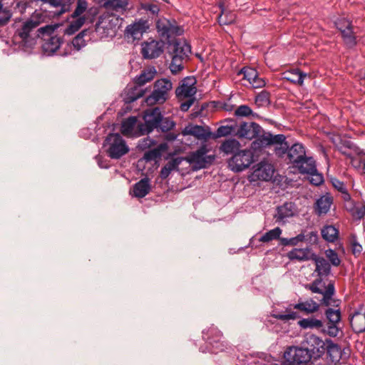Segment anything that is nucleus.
<instances>
[{"instance_id": "obj_48", "label": "nucleus", "mask_w": 365, "mask_h": 365, "mask_svg": "<svg viewBox=\"0 0 365 365\" xmlns=\"http://www.w3.org/2000/svg\"><path fill=\"white\" fill-rule=\"evenodd\" d=\"M172 58L171 63L170 64V69L172 73L176 74L178 72L183 69V60L184 58L178 57L176 56H170Z\"/></svg>"}, {"instance_id": "obj_63", "label": "nucleus", "mask_w": 365, "mask_h": 365, "mask_svg": "<svg viewBox=\"0 0 365 365\" xmlns=\"http://www.w3.org/2000/svg\"><path fill=\"white\" fill-rule=\"evenodd\" d=\"M186 98H187V100L182 103L180 105V110L184 112L187 111L195 101V98L194 96L187 97Z\"/></svg>"}, {"instance_id": "obj_25", "label": "nucleus", "mask_w": 365, "mask_h": 365, "mask_svg": "<svg viewBox=\"0 0 365 365\" xmlns=\"http://www.w3.org/2000/svg\"><path fill=\"white\" fill-rule=\"evenodd\" d=\"M325 307L321 304V299L319 300V303H317L312 299H309L304 302H301L297 304L293 305V308L294 309H297L304 314H311L316 312H317L319 309V307Z\"/></svg>"}, {"instance_id": "obj_12", "label": "nucleus", "mask_w": 365, "mask_h": 365, "mask_svg": "<svg viewBox=\"0 0 365 365\" xmlns=\"http://www.w3.org/2000/svg\"><path fill=\"white\" fill-rule=\"evenodd\" d=\"M41 17V14H34L29 19L24 23L21 28L16 31V34L19 36L24 45L31 46L35 43V38L31 37V33L39 26Z\"/></svg>"}, {"instance_id": "obj_2", "label": "nucleus", "mask_w": 365, "mask_h": 365, "mask_svg": "<svg viewBox=\"0 0 365 365\" xmlns=\"http://www.w3.org/2000/svg\"><path fill=\"white\" fill-rule=\"evenodd\" d=\"M202 338L205 340L206 347L200 349L202 352H210L217 354L227 349V344L223 340L222 332L215 327H211L202 331Z\"/></svg>"}, {"instance_id": "obj_50", "label": "nucleus", "mask_w": 365, "mask_h": 365, "mask_svg": "<svg viewBox=\"0 0 365 365\" xmlns=\"http://www.w3.org/2000/svg\"><path fill=\"white\" fill-rule=\"evenodd\" d=\"M324 254L326 257L328 259V262L330 263V264L334 267H338L340 265L341 259L335 250L328 249L325 250Z\"/></svg>"}, {"instance_id": "obj_22", "label": "nucleus", "mask_w": 365, "mask_h": 365, "mask_svg": "<svg viewBox=\"0 0 365 365\" xmlns=\"http://www.w3.org/2000/svg\"><path fill=\"white\" fill-rule=\"evenodd\" d=\"M148 28V21L141 19L133 24L128 25L125 29V34L128 37L139 40Z\"/></svg>"}, {"instance_id": "obj_6", "label": "nucleus", "mask_w": 365, "mask_h": 365, "mask_svg": "<svg viewBox=\"0 0 365 365\" xmlns=\"http://www.w3.org/2000/svg\"><path fill=\"white\" fill-rule=\"evenodd\" d=\"M209 149L207 145H202L197 150L190 152L185 160L192 165L193 170L207 168L215 160L214 155H207Z\"/></svg>"}, {"instance_id": "obj_26", "label": "nucleus", "mask_w": 365, "mask_h": 365, "mask_svg": "<svg viewBox=\"0 0 365 365\" xmlns=\"http://www.w3.org/2000/svg\"><path fill=\"white\" fill-rule=\"evenodd\" d=\"M306 154L304 146L300 143H294L289 148L287 153V158L290 163L295 165L299 163L302 157Z\"/></svg>"}, {"instance_id": "obj_29", "label": "nucleus", "mask_w": 365, "mask_h": 365, "mask_svg": "<svg viewBox=\"0 0 365 365\" xmlns=\"http://www.w3.org/2000/svg\"><path fill=\"white\" fill-rule=\"evenodd\" d=\"M282 75L283 79L299 86L303 84L304 79L307 76V73L298 68L287 71Z\"/></svg>"}, {"instance_id": "obj_45", "label": "nucleus", "mask_w": 365, "mask_h": 365, "mask_svg": "<svg viewBox=\"0 0 365 365\" xmlns=\"http://www.w3.org/2000/svg\"><path fill=\"white\" fill-rule=\"evenodd\" d=\"M221 14L218 16V22L220 25H230L235 22V16L231 12H225L220 5Z\"/></svg>"}, {"instance_id": "obj_35", "label": "nucleus", "mask_w": 365, "mask_h": 365, "mask_svg": "<svg viewBox=\"0 0 365 365\" xmlns=\"http://www.w3.org/2000/svg\"><path fill=\"white\" fill-rule=\"evenodd\" d=\"M128 2L127 0H106L103 6L110 11H123L127 9Z\"/></svg>"}, {"instance_id": "obj_46", "label": "nucleus", "mask_w": 365, "mask_h": 365, "mask_svg": "<svg viewBox=\"0 0 365 365\" xmlns=\"http://www.w3.org/2000/svg\"><path fill=\"white\" fill-rule=\"evenodd\" d=\"M175 126V123L170 118H165L162 115V120L158 126L157 130L163 133L170 131Z\"/></svg>"}, {"instance_id": "obj_15", "label": "nucleus", "mask_w": 365, "mask_h": 365, "mask_svg": "<svg viewBox=\"0 0 365 365\" xmlns=\"http://www.w3.org/2000/svg\"><path fill=\"white\" fill-rule=\"evenodd\" d=\"M156 29L159 35L168 41L173 36L180 35L182 32L175 20L171 21L165 18H161L157 21Z\"/></svg>"}, {"instance_id": "obj_41", "label": "nucleus", "mask_w": 365, "mask_h": 365, "mask_svg": "<svg viewBox=\"0 0 365 365\" xmlns=\"http://www.w3.org/2000/svg\"><path fill=\"white\" fill-rule=\"evenodd\" d=\"M137 123V118L135 116H130L125 120L121 125V133L125 135H130L132 133L134 127Z\"/></svg>"}, {"instance_id": "obj_20", "label": "nucleus", "mask_w": 365, "mask_h": 365, "mask_svg": "<svg viewBox=\"0 0 365 365\" xmlns=\"http://www.w3.org/2000/svg\"><path fill=\"white\" fill-rule=\"evenodd\" d=\"M168 51L170 56L187 58L191 53L190 46L183 39L168 41Z\"/></svg>"}, {"instance_id": "obj_30", "label": "nucleus", "mask_w": 365, "mask_h": 365, "mask_svg": "<svg viewBox=\"0 0 365 365\" xmlns=\"http://www.w3.org/2000/svg\"><path fill=\"white\" fill-rule=\"evenodd\" d=\"M298 325L304 329H316L320 331L323 333V329H324V324L323 321L314 318L309 317L306 319H302L298 322Z\"/></svg>"}, {"instance_id": "obj_3", "label": "nucleus", "mask_w": 365, "mask_h": 365, "mask_svg": "<svg viewBox=\"0 0 365 365\" xmlns=\"http://www.w3.org/2000/svg\"><path fill=\"white\" fill-rule=\"evenodd\" d=\"M56 25H47L41 27L37 30V37H41L43 39L42 43V50L48 56L54 53L62 43V38L57 36H51L56 29Z\"/></svg>"}, {"instance_id": "obj_32", "label": "nucleus", "mask_w": 365, "mask_h": 365, "mask_svg": "<svg viewBox=\"0 0 365 365\" xmlns=\"http://www.w3.org/2000/svg\"><path fill=\"white\" fill-rule=\"evenodd\" d=\"M350 324L356 333L365 331V314L355 312L350 319Z\"/></svg>"}, {"instance_id": "obj_64", "label": "nucleus", "mask_w": 365, "mask_h": 365, "mask_svg": "<svg viewBox=\"0 0 365 365\" xmlns=\"http://www.w3.org/2000/svg\"><path fill=\"white\" fill-rule=\"evenodd\" d=\"M304 235L299 233L296 237L289 238V246H297L299 243L303 242Z\"/></svg>"}, {"instance_id": "obj_60", "label": "nucleus", "mask_w": 365, "mask_h": 365, "mask_svg": "<svg viewBox=\"0 0 365 365\" xmlns=\"http://www.w3.org/2000/svg\"><path fill=\"white\" fill-rule=\"evenodd\" d=\"M232 131V128L231 126H225L222 125L219 127L217 130V137H222V136H227L228 135H230Z\"/></svg>"}, {"instance_id": "obj_42", "label": "nucleus", "mask_w": 365, "mask_h": 365, "mask_svg": "<svg viewBox=\"0 0 365 365\" xmlns=\"http://www.w3.org/2000/svg\"><path fill=\"white\" fill-rule=\"evenodd\" d=\"M301 234L304 235L303 242L307 243V247H311V246L317 245L319 241V235L317 231H307L304 230L301 232Z\"/></svg>"}, {"instance_id": "obj_59", "label": "nucleus", "mask_w": 365, "mask_h": 365, "mask_svg": "<svg viewBox=\"0 0 365 365\" xmlns=\"http://www.w3.org/2000/svg\"><path fill=\"white\" fill-rule=\"evenodd\" d=\"M338 147H344V149H349L353 150L354 153H358L359 150V148L356 145L348 140H341L340 145Z\"/></svg>"}, {"instance_id": "obj_23", "label": "nucleus", "mask_w": 365, "mask_h": 365, "mask_svg": "<svg viewBox=\"0 0 365 365\" xmlns=\"http://www.w3.org/2000/svg\"><path fill=\"white\" fill-rule=\"evenodd\" d=\"M182 134L184 135H193L199 140H206L211 137L212 133L208 127L205 128L197 125H189L185 128Z\"/></svg>"}, {"instance_id": "obj_5", "label": "nucleus", "mask_w": 365, "mask_h": 365, "mask_svg": "<svg viewBox=\"0 0 365 365\" xmlns=\"http://www.w3.org/2000/svg\"><path fill=\"white\" fill-rule=\"evenodd\" d=\"M173 88V83L168 78H161L154 83L153 92L146 97L145 102L148 106L157 103L163 104L169 98V93Z\"/></svg>"}, {"instance_id": "obj_31", "label": "nucleus", "mask_w": 365, "mask_h": 365, "mask_svg": "<svg viewBox=\"0 0 365 365\" xmlns=\"http://www.w3.org/2000/svg\"><path fill=\"white\" fill-rule=\"evenodd\" d=\"M145 91L136 83L128 85L125 91V101L133 103L144 95Z\"/></svg>"}, {"instance_id": "obj_9", "label": "nucleus", "mask_w": 365, "mask_h": 365, "mask_svg": "<svg viewBox=\"0 0 365 365\" xmlns=\"http://www.w3.org/2000/svg\"><path fill=\"white\" fill-rule=\"evenodd\" d=\"M256 144L263 148L275 145L274 152L278 157L283 158L285 155H287L289 145L283 134L272 135L268 132L266 135L262 136V138L255 143Z\"/></svg>"}, {"instance_id": "obj_13", "label": "nucleus", "mask_w": 365, "mask_h": 365, "mask_svg": "<svg viewBox=\"0 0 365 365\" xmlns=\"http://www.w3.org/2000/svg\"><path fill=\"white\" fill-rule=\"evenodd\" d=\"M285 365H309L312 360L307 352L300 346H292L284 353Z\"/></svg>"}, {"instance_id": "obj_34", "label": "nucleus", "mask_w": 365, "mask_h": 365, "mask_svg": "<svg viewBox=\"0 0 365 365\" xmlns=\"http://www.w3.org/2000/svg\"><path fill=\"white\" fill-rule=\"evenodd\" d=\"M150 190V185L148 178L141 179L133 186V195L136 197L142 198L148 195Z\"/></svg>"}, {"instance_id": "obj_28", "label": "nucleus", "mask_w": 365, "mask_h": 365, "mask_svg": "<svg viewBox=\"0 0 365 365\" xmlns=\"http://www.w3.org/2000/svg\"><path fill=\"white\" fill-rule=\"evenodd\" d=\"M294 204L291 202H286L282 205L279 206L277 209V213L274 218L277 222L284 220L285 218L294 215Z\"/></svg>"}, {"instance_id": "obj_57", "label": "nucleus", "mask_w": 365, "mask_h": 365, "mask_svg": "<svg viewBox=\"0 0 365 365\" xmlns=\"http://www.w3.org/2000/svg\"><path fill=\"white\" fill-rule=\"evenodd\" d=\"M185 160L182 157H178L172 158L165 165L171 169V170H178V167L181 163Z\"/></svg>"}, {"instance_id": "obj_58", "label": "nucleus", "mask_w": 365, "mask_h": 365, "mask_svg": "<svg viewBox=\"0 0 365 365\" xmlns=\"http://www.w3.org/2000/svg\"><path fill=\"white\" fill-rule=\"evenodd\" d=\"M11 17L10 11L6 9H0V25L3 26L8 23Z\"/></svg>"}, {"instance_id": "obj_49", "label": "nucleus", "mask_w": 365, "mask_h": 365, "mask_svg": "<svg viewBox=\"0 0 365 365\" xmlns=\"http://www.w3.org/2000/svg\"><path fill=\"white\" fill-rule=\"evenodd\" d=\"M87 32L88 30L84 29L82 31H81L76 37L73 38L72 41V45L77 51L81 50L83 47H84L86 45V41L84 40L83 37L86 36Z\"/></svg>"}, {"instance_id": "obj_56", "label": "nucleus", "mask_w": 365, "mask_h": 365, "mask_svg": "<svg viewBox=\"0 0 365 365\" xmlns=\"http://www.w3.org/2000/svg\"><path fill=\"white\" fill-rule=\"evenodd\" d=\"M309 182L311 184L318 186L321 185L324 182V178L322 175L316 172H313V173H309Z\"/></svg>"}, {"instance_id": "obj_40", "label": "nucleus", "mask_w": 365, "mask_h": 365, "mask_svg": "<svg viewBox=\"0 0 365 365\" xmlns=\"http://www.w3.org/2000/svg\"><path fill=\"white\" fill-rule=\"evenodd\" d=\"M75 19H76L71 21L70 24L68 26V27L65 29V34H73L80 29V28L84 24L86 21L85 17H78Z\"/></svg>"}, {"instance_id": "obj_52", "label": "nucleus", "mask_w": 365, "mask_h": 365, "mask_svg": "<svg viewBox=\"0 0 365 365\" xmlns=\"http://www.w3.org/2000/svg\"><path fill=\"white\" fill-rule=\"evenodd\" d=\"M351 251L354 255L359 256L363 252V247L359 244L356 236L352 235L349 240Z\"/></svg>"}, {"instance_id": "obj_14", "label": "nucleus", "mask_w": 365, "mask_h": 365, "mask_svg": "<svg viewBox=\"0 0 365 365\" xmlns=\"http://www.w3.org/2000/svg\"><path fill=\"white\" fill-rule=\"evenodd\" d=\"M253 153L250 150H239L228 160V167L235 173L241 172L253 163Z\"/></svg>"}, {"instance_id": "obj_62", "label": "nucleus", "mask_w": 365, "mask_h": 365, "mask_svg": "<svg viewBox=\"0 0 365 365\" xmlns=\"http://www.w3.org/2000/svg\"><path fill=\"white\" fill-rule=\"evenodd\" d=\"M155 144V141L153 139H151L149 137H147L140 141V143H139V147L141 149H146V148H150L151 146L154 145Z\"/></svg>"}, {"instance_id": "obj_16", "label": "nucleus", "mask_w": 365, "mask_h": 365, "mask_svg": "<svg viewBox=\"0 0 365 365\" xmlns=\"http://www.w3.org/2000/svg\"><path fill=\"white\" fill-rule=\"evenodd\" d=\"M164 47V41L149 38L142 43L141 54L145 59L156 58L163 53Z\"/></svg>"}, {"instance_id": "obj_17", "label": "nucleus", "mask_w": 365, "mask_h": 365, "mask_svg": "<svg viewBox=\"0 0 365 365\" xmlns=\"http://www.w3.org/2000/svg\"><path fill=\"white\" fill-rule=\"evenodd\" d=\"M197 81L193 76H187L184 78L175 89L176 97L182 101L187 97H192L197 93L195 86Z\"/></svg>"}, {"instance_id": "obj_8", "label": "nucleus", "mask_w": 365, "mask_h": 365, "mask_svg": "<svg viewBox=\"0 0 365 365\" xmlns=\"http://www.w3.org/2000/svg\"><path fill=\"white\" fill-rule=\"evenodd\" d=\"M268 132H265L262 128L255 122H243L240 123L237 130V135L240 138H246L249 140L255 139L252 143V148L255 150L260 149L263 146L255 145L256 142L262 138V136L266 135Z\"/></svg>"}, {"instance_id": "obj_11", "label": "nucleus", "mask_w": 365, "mask_h": 365, "mask_svg": "<svg viewBox=\"0 0 365 365\" xmlns=\"http://www.w3.org/2000/svg\"><path fill=\"white\" fill-rule=\"evenodd\" d=\"M106 143L108 146V155L112 159H119L129 151L125 141L118 133H110L106 137Z\"/></svg>"}, {"instance_id": "obj_4", "label": "nucleus", "mask_w": 365, "mask_h": 365, "mask_svg": "<svg viewBox=\"0 0 365 365\" xmlns=\"http://www.w3.org/2000/svg\"><path fill=\"white\" fill-rule=\"evenodd\" d=\"M325 346L326 340L323 341L321 337L312 333L305 334L300 343V346L314 361L319 359L324 355Z\"/></svg>"}, {"instance_id": "obj_19", "label": "nucleus", "mask_w": 365, "mask_h": 365, "mask_svg": "<svg viewBox=\"0 0 365 365\" xmlns=\"http://www.w3.org/2000/svg\"><path fill=\"white\" fill-rule=\"evenodd\" d=\"M325 351L333 365H339L341 359L346 361L349 355L346 353L345 349H341L339 344L334 343L331 339H326Z\"/></svg>"}, {"instance_id": "obj_21", "label": "nucleus", "mask_w": 365, "mask_h": 365, "mask_svg": "<svg viewBox=\"0 0 365 365\" xmlns=\"http://www.w3.org/2000/svg\"><path fill=\"white\" fill-rule=\"evenodd\" d=\"M274 168L271 163L262 160L253 167L252 177L253 180L269 181L272 178Z\"/></svg>"}, {"instance_id": "obj_1", "label": "nucleus", "mask_w": 365, "mask_h": 365, "mask_svg": "<svg viewBox=\"0 0 365 365\" xmlns=\"http://www.w3.org/2000/svg\"><path fill=\"white\" fill-rule=\"evenodd\" d=\"M315 263V272L317 273L319 278L314 280L311 284L306 285V289L311 290L313 293L322 294L321 304L322 305L333 307L339 306L341 301L333 298L335 294L334 283L330 282L327 286L324 287L322 281V277L328 276L331 272V264L324 257H319L316 254L312 255V259Z\"/></svg>"}, {"instance_id": "obj_55", "label": "nucleus", "mask_w": 365, "mask_h": 365, "mask_svg": "<svg viewBox=\"0 0 365 365\" xmlns=\"http://www.w3.org/2000/svg\"><path fill=\"white\" fill-rule=\"evenodd\" d=\"M252 113V109L246 105L239 106L235 111V115L237 116L246 117Z\"/></svg>"}, {"instance_id": "obj_27", "label": "nucleus", "mask_w": 365, "mask_h": 365, "mask_svg": "<svg viewBox=\"0 0 365 365\" xmlns=\"http://www.w3.org/2000/svg\"><path fill=\"white\" fill-rule=\"evenodd\" d=\"M294 166L297 168L299 173L302 174L313 173L317 171L315 161L312 158H307L306 155L302 158L299 163H297Z\"/></svg>"}, {"instance_id": "obj_24", "label": "nucleus", "mask_w": 365, "mask_h": 365, "mask_svg": "<svg viewBox=\"0 0 365 365\" xmlns=\"http://www.w3.org/2000/svg\"><path fill=\"white\" fill-rule=\"evenodd\" d=\"M312 248L306 247L305 248H294L287 254V257L290 261L304 262L312 259Z\"/></svg>"}, {"instance_id": "obj_44", "label": "nucleus", "mask_w": 365, "mask_h": 365, "mask_svg": "<svg viewBox=\"0 0 365 365\" xmlns=\"http://www.w3.org/2000/svg\"><path fill=\"white\" fill-rule=\"evenodd\" d=\"M237 75H243V79L247 80L250 84L257 77L258 72L253 68L244 67L237 73Z\"/></svg>"}, {"instance_id": "obj_39", "label": "nucleus", "mask_w": 365, "mask_h": 365, "mask_svg": "<svg viewBox=\"0 0 365 365\" xmlns=\"http://www.w3.org/2000/svg\"><path fill=\"white\" fill-rule=\"evenodd\" d=\"M321 234L324 240L334 242L338 238L339 230L333 225H327L322 229Z\"/></svg>"}, {"instance_id": "obj_61", "label": "nucleus", "mask_w": 365, "mask_h": 365, "mask_svg": "<svg viewBox=\"0 0 365 365\" xmlns=\"http://www.w3.org/2000/svg\"><path fill=\"white\" fill-rule=\"evenodd\" d=\"M142 8L147 11H150L152 14L157 15L160 11V8L156 4H145L142 6Z\"/></svg>"}, {"instance_id": "obj_53", "label": "nucleus", "mask_w": 365, "mask_h": 365, "mask_svg": "<svg viewBox=\"0 0 365 365\" xmlns=\"http://www.w3.org/2000/svg\"><path fill=\"white\" fill-rule=\"evenodd\" d=\"M87 2L85 0H78L76 8L71 14L72 18H78L86 10Z\"/></svg>"}, {"instance_id": "obj_7", "label": "nucleus", "mask_w": 365, "mask_h": 365, "mask_svg": "<svg viewBox=\"0 0 365 365\" xmlns=\"http://www.w3.org/2000/svg\"><path fill=\"white\" fill-rule=\"evenodd\" d=\"M162 112L160 108H150L144 111V123L138 124V135H148L157 130L159 123L162 120Z\"/></svg>"}, {"instance_id": "obj_33", "label": "nucleus", "mask_w": 365, "mask_h": 365, "mask_svg": "<svg viewBox=\"0 0 365 365\" xmlns=\"http://www.w3.org/2000/svg\"><path fill=\"white\" fill-rule=\"evenodd\" d=\"M157 71L154 67L148 68L142 71L139 76L133 79V83L140 86H144L146 83L151 81L155 76Z\"/></svg>"}, {"instance_id": "obj_38", "label": "nucleus", "mask_w": 365, "mask_h": 365, "mask_svg": "<svg viewBox=\"0 0 365 365\" xmlns=\"http://www.w3.org/2000/svg\"><path fill=\"white\" fill-rule=\"evenodd\" d=\"M331 200L327 196H322L315 203V212L317 215L326 214L331 205Z\"/></svg>"}, {"instance_id": "obj_10", "label": "nucleus", "mask_w": 365, "mask_h": 365, "mask_svg": "<svg viewBox=\"0 0 365 365\" xmlns=\"http://www.w3.org/2000/svg\"><path fill=\"white\" fill-rule=\"evenodd\" d=\"M324 315L325 320L323 321L324 329H323V333L331 337H336L339 333L342 334V328L340 327L341 319L340 309L329 307L325 310Z\"/></svg>"}, {"instance_id": "obj_43", "label": "nucleus", "mask_w": 365, "mask_h": 365, "mask_svg": "<svg viewBox=\"0 0 365 365\" xmlns=\"http://www.w3.org/2000/svg\"><path fill=\"white\" fill-rule=\"evenodd\" d=\"M281 234L282 230L277 227L264 233L262 236L260 237L259 241L262 242H269L274 240H278Z\"/></svg>"}, {"instance_id": "obj_37", "label": "nucleus", "mask_w": 365, "mask_h": 365, "mask_svg": "<svg viewBox=\"0 0 365 365\" xmlns=\"http://www.w3.org/2000/svg\"><path fill=\"white\" fill-rule=\"evenodd\" d=\"M240 143L238 140L230 138L225 140L220 145V150L226 155L235 154L240 150Z\"/></svg>"}, {"instance_id": "obj_51", "label": "nucleus", "mask_w": 365, "mask_h": 365, "mask_svg": "<svg viewBox=\"0 0 365 365\" xmlns=\"http://www.w3.org/2000/svg\"><path fill=\"white\" fill-rule=\"evenodd\" d=\"M287 314H274L272 317L282 321H289V320H295L299 318V316L296 312H291L288 309H286Z\"/></svg>"}, {"instance_id": "obj_47", "label": "nucleus", "mask_w": 365, "mask_h": 365, "mask_svg": "<svg viewBox=\"0 0 365 365\" xmlns=\"http://www.w3.org/2000/svg\"><path fill=\"white\" fill-rule=\"evenodd\" d=\"M270 93L269 92L264 90L261 91L256 97H255V104L258 107H264L267 106L270 103Z\"/></svg>"}, {"instance_id": "obj_18", "label": "nucleus", "mask_w": 365, "mask_h": 365, "mask_svg": "<svg viewBox=\"0 0 365 365\" xmlns=\"http://www.w3.org/2000/svg\"><path fill=\"white\" fill-rule=\"evenodd\" d=\"M335 25L341 34L343 40L346 46L352 48L356 44V36L352 30V24L346 19H340L335 22Z\"/></svg>"}, {"instance_id": "obj_54", "label": "nucleus", "mask_w": 365, "mask_h": 365, "mask_svg": "<svg viewBox=\"0 0 365 365\" xmlns=\"http://www.w3.org/2000/svg\"><path fill=\"white\" fill-rule=\"evenodd\" d=\"M351 211L354 217L360 220L365 215V205L361 204L356 205Z\"/></svg>"}, {"instance_id": "obj_36", "label": "nucleus", "mask_w": 365, "mask_h": 365, "mask_svg": "<svg viewBox=\"0 0 365 365\" xmlns=\"http://www.w3.org/2000/svg\"><path fill=\"white\" fill-rule=\"evenodd\" d=\"M168 148L167 143H163L159 144L156 148L151 149L144 154V159L147 161L155 160L160 158L162 154Z\"/></svg>"}]
</instances>
